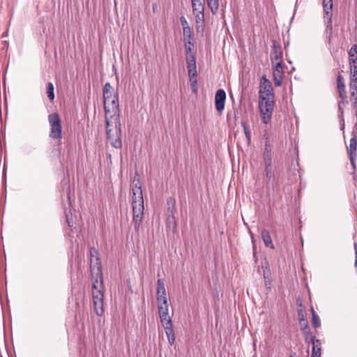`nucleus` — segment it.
Here are the masks:
<instances>
[{"mask_svg": "<svg viewBox=\"0 0 357 357\" xmlns=\"http://www.w3.org/2000/svg\"><path fill=\"white\" fill-rule=\"evenodd\" d=\"M263 156H272V148L270 144V142L268 137H266L265 147Z\"/></svg>", "mask_w": 357, "mask_h": 357, "instance_id": "bb28decb", "label": "nucleus"}, {"mask_svg": "<svg viewBox=\"0 0 357 357\" xmlns=\"http://www.w3.org/2000/svg\"><path fill=\"white\" fill-rule=\"evenodd\" d=\"M259 109L261 122L267 124L271 121L274 109V98H259Z\"/></svg>", "mask_w": 357, "mask_h": 357, "instance_id": "7ed1b4c3", "label": "nucleus"}, {"mask_svg": "<svg viewBox=\"0 0 357 357\" xmlns=\"http://www.w3.org/2000/svg\"><path fill=\"white\" fill-rule=\"evenodd\" d=\"M180 21H181V24L183 30L186 29V28L190 27V26L188 24V22L187 20L185 18L184 16H181V17Z\"/></svg>", "mask_w": 357, "mask_h": 357, "instance_id": "c9c22d12", "label": "nucleus"}, {"mask_svg": "<svg viewBox=\"0 0 357 357\" xmlns=\"http://www.w3.org/2000/svg\"><path fill=\"white\" fill-rule=\"evenodd\" d=\"M225 91L222 89H218L215 95V106L218 112H222V110L225 109Z\"/></svg>", "mask_w": 357, "mask_h": 357, "instance_id": "f8f14e48", "label": "nucleus"}, {"mask_svg": "<svg viewBox=\"0 0 357 357\" xmlns=\"http://www.w3.org/2000/svg\"><path fill=\"white\" fill-rule=\"evenodd\" d=\"M312 314V324L314 328H319L321 326V321L319 316L316 314L313 307L311 309Z\"/></svg>", "mask_w": 357, "mask_h": 357, "instance_id": "c85d7f7f", "label": "nucleus"}, {"mask_svg": "<svg viewBox=\"0 0 357 357\" xmlns=\"http://www.w3.org/2000/svg\"><path fill=\"white\" fill-rule=\"evenodd\" d=\"M186 63L188 74L197 73L195 57L192 54H191V52L186 54Z\"/></svg>", "mask_w": 357, "mask_h": 357, "instance_id": "a211bd4d", "label": "nucleus"}, {"mask_svg": "<svg viewBox=\"0 0 357 357\" xmlns=\"http://www.w3.org/2000/svg\"><path fill=\"white\" fill-rule=\"evenodd\" d=\"M265 286H266L268 289H271V282L266 281V282H265Z\"/></svg>", "mask_w": 357, "mask_h": 357, "instance_id": "ea45409f", "label": "nucleus"}, {"mask_svg": "<svg viewBox=\"0 0 357 357\" xmlns=\"http://www.w3.org/2000/svg\"><path fill=\"white\" fill-rule=\"evenodd\" d=\"M192 13L197 24L202 25L204 21V5L202 0H191Z\"/></svg>", "mask_w": 357, "mask_h": 357, "instance_id": "0eeeda50", "label": "nucleus"}, {"mask_svg": "<svg viewBox=\"0 0 357 357\" xmlns=\"http://www.w3.org/2000/svg\"><path fill=\"white\" fill-rule=\"evenodd\" d=\"M172 214L169 215L167 219V225L169 227H172L173 229H174L176 227V223L175 221V218L173 214V211L171 212Z\"/></svg>", "mask_w": 357, "mask_h": 357, "instance_id": "c756f323", "label": "nucleus"}, {"mask_svg": "<svg viewBox=\"0 0 357 357\" xmlns=\"http://www.w3.org/2000/svg\"><path fill=\"white\" fill-rule=\"evenodd\" d=\"M261 238L263 239L264 243L266 247L274 248L273 243L272 242V239L270 235V233L266 229H263L261 233Z\"/></svg>", "mask_w": 357, "mask_h": 357, "instance_id": "5701e85b", "label": "nucleus"}, {"mask_svg": "<svg viewBox=\"0 0 357 357\" xmlns=\"http://www.w3.org/2000/svg\"><path fill=\"white\" fill-rule=\"evenodd\" d=\"M351 98H354V104L357 103V91L350 90Z\"/></svg>", "mask_w": 357, "mask_h": 357, "instance_id": "4c0bfd02", "label": "nucleus"}, {"mask_svg": "<svg viewBox=\"0 0 357 357\" xmlns=\"http://www.w3.org/2000/svg\"><path fill=\"white\" fill-rule=\"evenodd\" d=\"M298 321L300 325H302L305 321H307L305 319V311L303 309L298 310Z\"/></svg>", "mask_w": 357, "mask_h": 357, "instance_id": "2f4dec72", "label": "nucleus"}, {"mask_svg": "<svg viewBox=\"0 0 357 357\" xmlns=\"http://www.w3.org/2000/svg\"><path fill=\"white\" fill-rule=\"evenodd\" d=\"M283 77L284 70L282 63L276 62L275 64H273V77L276 86L282 85Z\"/></svg>", "mask_w": 357, "mask_h": 357, "instance_id": "9d476101", "label": "nucleus"}, {"mask_svg": "<svg viewBox=\"0 0 357 357\" xmlns=\"http://www.w3.org/2000/svg\"><path fill=\"white\" fill-rule=\"evenodd\" d=\"M172 205H173L172 206L173 209H175V202H174V201L173 202Z\"/></svg>", "mask_w": 357, "mask_h": 357, "instance_id": "79ce46f5", "label": "nucleus"}, {"mask_svg": "<svg viewBox=\"0 0 357 357\" xmlns=\"http://www.w3.org/2000/svg\"><path fill=\"white\" fill-rule=\"evenodd\" d=\"M271 60L272 64H275L276 62H280L282 63L281 47L276 41H274L271 46Z\"/></svg>", "mask_w": 357, "mask_h": 357, "instance_id": "9b49d317", "label": "nucleus"}, {"mask_svg": "<svg viewBox=\"0 0 357 357\" xmlns=\"http://www.w3.org/2000/svg\"><path fill=\"white\" fill-rule=\"evenodd\" d=\"M47 93L50 100L52 101L54 99V85L52 82H48L47 84Z\"/></svg>", "mask_w": 357, "mask_h": 357, "instance_id": "cd10ccee", "label": "nucleus"}, {"mask_svg": "<svg viewBox=\"0 0 357 357\" xmlns=\"http://www.w3.org/2000/svg\"><path fill=\"white\" fill-rule=\"evenodd\" d=\"M349 155V159H350V162H351V165L352 166V167L354 169L356 168V164H355V158L356 156V155Z\"/></svg>", "mask_w": 357, "mask_h": 357, "instance_id": "58836bf2", "label": "nucleus"}, {"mask_svg": "<svg viewBox=\"0 0 357 357\" xmlns=\"http://www.w3.org/2000/svg\"><path fill=\"white\" fill-rule=\"evenodd\" d=\"M118 93L114 91V88L109 83L107 82L103 88V99L104 102L109 100L117 98Z\"/></svg>", "mask_w": 357, "mask_h": 357, "instance_id": "dca6fc26", "label": "nucleus"}, {"mask_svg": "<svg viewBox=\"0 0 357 357\" xmlns=\"http://www.w3.org/2000/svg\"><path fill=\"white\" fill-rule=\"evenodd\" d=\"M241 125H242V127L243 128L244 133H245V135L246 137L248 143L249 144L250 142V140H251L250 130V129L248 128V127L247 126L246 123L244 121L241 122Z\"/></svg>", "mask_w": 357, "mask_h": 357, "instance_id": "7c9ffc66", "label": "nucleus"}, {"mask_svg": "<svg viewBox=\"0 0 357 357\" xmlns=\"http://www.w3.org/2000/svg\"><path fill=\"white\" fill-rule=\"evenodd\" d=\"M259 93V98H274L272 84L266 75L261 77Z\"/></svg>", "mask_w": 357, "mask_h": 357, "instance_id": "6e6552de", "label": "nucleus"}, {"mask_svg": "<svg viewBox=\"0 0 357 357\" xmlns=\"http://www.w3.org/2000/svg\"><path fill=\"white\" fill-rule=\"evenodd\" d=\"M66 222L68 225V227H72L73 226V221L72 218V215L69 214L66 211Z\"/></svg>", "mask_w": 357, "mask_h": 357, "instance_id": "f704fd0d", "label": "nucleus"}, {"mask_svg": "<svg viewBox=\"0 0 357 357\" xmlns=\"http://www.w3.org/2000/svg\"><path fill=\"white\" fill-rule=\"evenodd\" d=\"M132 190V222L135 229L138 231L143 219L144 206L141 182L137 175L134 176Z\"/></svg>", "mask_w": 357, "mask_h": 357, "instance_id": "f03ea898", "label": "nucleus"}, {"mask_svg": "<svg viewBox=\"0 0 357 357\" xmlns=\"http://www.w3.org/2000/svg\"><path fill=\"white\" fill-rule=\"evenodd\" d=\"M357 149V137L356 135H353L349 141V146L348 147L349 155H356V151Z\"/></svg>", "mask_w": 357, "mask_h": 357, "instance_id": "393cba45", "label": "nucleus"}, {"mask_svg": "<svg viewBox=\"0 0 357 357\" xmlns=\"http://www.w3.org/2000/svg\"><path fill=\"white\" fill-rule=\"evenodd\" d=\"M90 261H91V268L95 267V265L97 266L98 271L99 273L101 272V264L100 259L99 257L98 251L92 248L90 250Z\"/></svg>", "mask_w": 357, "mask_h": 357, "instance_id": "2eb2a0df", "label": "nucleus"}, {"mask_svg": "<svg viewBox=\"0 0 357 357\" xmlns=\"http://www.w3.org/2000/svg\"><path fill=\"white\" fill-rule=\"evenodd\" d=\"M356 247H357L356 243H354V248H355L356 258V262H357V249H356Z\"/></svg>", "mask_w": 357, "mask_h": 357, "instance_id": "a19ab883", "label": "nucleus"}, {"mask_svg": "<svg viewBox=\"0 0 357 357\" xmlns=\"http://www.w3.org/2000/svg\"><path fill=\"white\" fill-rule=\"evenodd\" d=\"M157 304L161 323L172 321V319L169 315L167 300L164 299L163 301H157Z\"/></svg>", "mask_w": 357, "mask_h": 357, "instance_id": "1a4fd4ad", "label": "nucleus"}, {"mask_svg": "<svg viewBox=\"0 0 357 357\" xmlns=\"http://www.w3.org/2000/svg\"><path fill=\"white\" fill-rule=\"evenodd\" d=\"M265 167L272 166V156H263Z\"/></svg>", "mask_w": 357, "mask_h": 357, "instance_id": "473e14b6", "label": "nucleus"}, {"mask_svg": "<svg viewBox=\"0 0 357 357\" xmlns=\"http://www.w3.org/2000/svg\"><path fill=\"white\" fill-rule=\"evenodd\" d=\"M350 71L357 72V45H353L348 52Z\"/></svg>", "mask_w": 357, "mask_h": 357, "instance_id": "ddd939ff", "label": "nucleus"}, {"mask_svg": "<svg viewBox=\"0 0 357 357\" xmlns=\"http://www.w3.org/2000/svg\"><path fill=\"white\" fill-rule=\"evenodd\" d=\"M301 329L302 333H303V334L304 335V337H305V342L307 343V344H310V341L311 340L314 339L315 337H313L312 335V333H311L310 329L309 328L307 321H305V323L303 324L302 325H301Z\"/></svg>", "mask_w": 357, "mask_h": 357, "instance_id": "412c9836", "label": "nucleus"}, {"mask_svg": "<svg viewBox=\"0 0 357 357\" xmlns=\"http://www.w3.org/2000/svg\"><path fill=\"white\" fill-rule=\"evenodd\" d=\"M322 5L324 8V20L326 23V27L325 30V36L330 42L331 40L333 33L332 25V10H333V0H322Z\"/></svg>", "mask_w": 357, "mask_h": 357, "instance_id": "20e7f679", "label": "nucleus"}, {"mask_svg": "<svg viewBox=\"0 0 357 357\" xmlns=\"http://www.w3.org/2000/svg\"><path fill=\"white\" fill-rule=\"evenodd\" d=\"M183 41L185 53L188 54L192 52V49L194 47L193 36H183Z\"/></svg>", "mask_w": 357, "mask_h": 357, "instance_id": "4be33fe9", "label": "nucleus"}, {"mask_svg": "<svg viewBox=\"0 0 357 357\" xmlns=\"http://www.w3.org/2000/svg\"><path fill=\"white\" fill-rule=\"evenodd\" d=\"M102 281L101 280V281H100V287H102Z\"/></svg>", "mask_w": 357, "mask_h": 357, "instance_id": "37998d69", "label": "nucleus"}, {"mask_svg": "<svg viewBox=\"0 0 357 357\" xmlns=\"http://www.w3.org/2000/svg\"><path fill=\"white\" fill-rule=\"evenodd\" d=\"M337 87L338 89V92L340 96L342 99H344L347 98V93L345 90V85L344 83V78L342 75H339L337 77Z\"/></svg>", "mask_w": 357, "mask_h": 357, "instance_id": "aec40b11", "label": "nucleus"}, {"mask_svg": "<svg viewBox=\"0 0 357 357\" xmlns=\"http://www.w3.org/2000/svg\"><path fill=\"white\" fill-rule=\"evenodd\" d=\"M290 357H293L292 356H291Z\"/></svg>", "mask_w": 357, "mask_h": 357, "instance_id": "c03bdc74", "label": "nucleus"}, {"mask_svg": "<svg viewBox=\"0 0 357 357\" xmlns=\"http://www.w3.org/2000/svg\"><path fill=\"white\" fill-rule=\"evenodd\" d=\"M183 36H193V31L190 26L183 29Z\"/></svg>", "mask_w": 357, "mask_h": 357, "instance_id": "e433bc0d", "label": "nucleus"}, {"mask_svg": "<svg viewBox=\"0 0 357 357\" xmlns=\"http://www.w3.org/2000/svg\"><path fill=\"white\" fill-rule=\"evenodd\" d=\"M188 76H189V81H190L192 91L194 93H196L198 91L197 86V73H192L188 74Z\"/></svg>", "mask_w": 357, "mask_h": 357, "instance_id": "b1692460", "label": "nucleus"}, {"mask_svg": "<svg viewBox=\"0 0 357 357\" xmlns=\"http://www.w3.org/2000/svg\"><path fill=\"white\" fill-rule=\"evenodd\" d=\"M266 176L268 178H271L273 176V173L272 172V166L271 167H265L264 169Z\"/></svg>", "mask_w": 357, "mask_h": 357, "instance_id": "72a5a7b5", "label": "nucleus"}, {"mask_svg": "<svg viewBox=\"0 0 357 357\" xmlns=\"http://www.w3.org/2000/svg\"><path fill=\"white\" fill-rule=\"evenodd\" d=\"M50 126V137L54 139L62 138V127L59 116L57 113H53L48 116Z\"/></svg>", "mask_w": 357, "mask_h": 357, "instance_id": "39448f33", "label": "nucleus"}, {"mask_svg": "<svg viewBox=\"0 0 357 357\" xmlns=\"http://www.w3.org/2000/svg\"><path fill=\"white\" fill-rule=\"evenodd\" d=\"M167 335L169 344L173 345L175 342L174 333L173 330L172 321H169L167 322L161 323Z\"/></svg>", "mask_w": 357, "mask_h": 357, "instance_id": "4468645a", "label": "nucleus"}, {"mask_svg": "<svg viewBox=\"0 0 357 357\" xmlns=\"http://www.w3.org/2000/svg\"><path fill=\"white\" fill-rule=\"evenodd\" d=\"M92 296L94 310L98 316H102L104 312V295L101 288H98L96 283H93Z\"/></svg>", "mask_w": 357, "mask_h": 357, "instance_id": "423d86ee", "label": "nucleus"}, {"mask_svg": "<svg viewBox=\"0 0 357 357\" xmlns=\"http://www.w3.org/2000/svg\"><path fill=\"white\" fill-rule=\"evenodd\" d=\"M167 300V294L162 279H158L157 281V301Z\"/></svg>", "mask_w": 357, "mask_h": 357, "instance_id": "f3484780", "label": "nucleus"}, {"mask_svg": "<svg viewBox=\"0 0 357 357\" xmlns=\"http://www.w3.org/2000/svg\"><path fill=\"white\" fill-rule=\"evenodd\" d=\"M207 5L211 9V13L215 15L219 9V0H206Z\"/></svg>", "mask_w": 357, "mask_h": 357, "instance_id": "a878e982", "label": "nucleus"}, {"mask_svg": "<svg viewBox=\"0 0 357 357\" xmlns=\"http://www.w3.org/2000/svg\"><path fill=\"white\" fill-rule=\"evenodd\" d=\"M105 113L107 136L111 145L116 149H121V129L119 119V96L104 102Z\"/></svg>", "mask_w": 357, "mask_h": 357, "instance_id": "f257e3e1", "label": "nucleus"}, {"mask_svg": "<svg viewBox=\"0 0 357 357\" xmlns=\"http://www.w3.org/2000/svg\"><path fill=\"white\" fill-rule=\"evenodd\" d=\"M310 344H312L311 357H320L321 354V346L320 340L314 338L310 341Z\"/></svg>", "mask_w": 357, "mask_h": 357, "instance_id": "6ab92c4d", "label": "nucleus"}]
</instances>
